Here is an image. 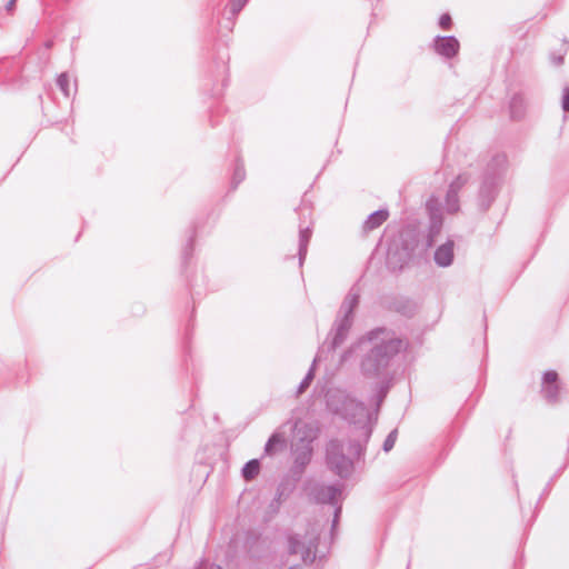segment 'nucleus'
<instances>
[{"mask_svg":"<svg viewBox=\"0 0 569 569\" xmlns=\"http://www.w3.org/2000/svg\"><path fill=\"white\" fill-rule=\"evenodd\" d=\"M458 42L452 38H443L438 42V50L445 56H453L458 51Z\"/></svg>","mask_w":569,"mask_h":569,"instance_id":"f03ea898","label":"nucleus"},{"mask_svg":"<svg viewBox=\"0 0 569 569\" xmlns=\"http://www.w3.org/2000/svg\"><path fill=\"white\" fill-rule=\"evenodd\" d=\"M388 213L386 211H377L368 219L369 228H376L386 221Z\"/></svg>","mask_w":569,"mask_h":569,"instance_id":"7ed1b4c3","label":"nucleus"},{"mask_svg":"<svg viewBox=\"0 0 569 569\" xmlns=\"http://www.w3.org/2000/svg\"><path fill=\"white\" fill-rule=\"evenodd\" d=\"M280 442H282L281 438L279 436H273L268 442L267 450L272 451L276 445Z\"/></svg>","mask_w":569,"mask_h":569,"instance_id":"39448f33","label":"nucleus"},{"mask_svg":"<svg viewBox=\"0 0 569 569\" xmlns=\"http://www.w3.org/2000/svg\"><path fill=\"white\" fill-rule=\"evenodd\" d=\"M67 81H68V77L67 76H61L59 78V83L60 86L64 89V84H67Z\"/></svg>","mask_w":569,"mask_h":569,"instance_id":"423d86ee","label":"nucleus"},{"mask_svg":"<svg viewBox=\"0 0 569 569\" xmlns=\"http://www.w3.org/2000/svg\"><path fill=\"white\" fill-rule=\"evenodd\" d=\"M12 6H13V1H11V2L9 3L8 8H9V9H11V8H12Z\"/></svg>","mask_w":569,"mask_h":569,"instance_id":"1a4fd4ad","label":"nucleus"},{"mask_svg":"<svg viewBox=\"0 0 569 569\" xmlns=\"http://www.w3.org/2000/svg\"><path fill=\"white\" fill-rule=\"evenodd\" d=\"M259 470V463L256 460L249 461L246 467L243 468V476L247 479L253 478Z\"/></svg>","mask_w":569,"mask_h":569,"instance_id":"20e7f679","label":"nucleus"},{"mask_svg":"<svg viewBox=\"0 0 569 569\" xmlns=\"http://www.w3.org/2000/svg\"><path fill=\"white\" fill-rule=\"evenodd\" d=\"M556 378H557L556 373L549 372V373L546 375V380L547 381H553V380H556Z\"/></svg>","mask_w":569,"mask_h":569,"instance_id":"6e6552de","label":"nucleus"},{"mask_svg":"<svg viewBox=\"0 0 569 569\" xmlns=\"http://www.w3.org/2000/svg\"><path fill=\"white\" fill-rule=\"evenodd\" d=\"M563 108L566 110H569V92H567L566 96H565Z\"/></svg>","mask_w":569,"mask_h":569,"instance_id":"0eeeda50","label":"nucleus"},{"mask_svg":"<svg viewBox=\"0 0 569 569\" xmlns=\"http://www.w3.org/2000/svg\"><path fill=\"white\" fill-rule=\"evenodd\" d=\"M453 259V247L452 243H445L440 246L435 254L436 262L441 267H447L452 262Z\"/></svg>","mask_w":569,"mask_h":569,"instance_id":"f257e3e1","label":"nucleus"}]
</instances>
